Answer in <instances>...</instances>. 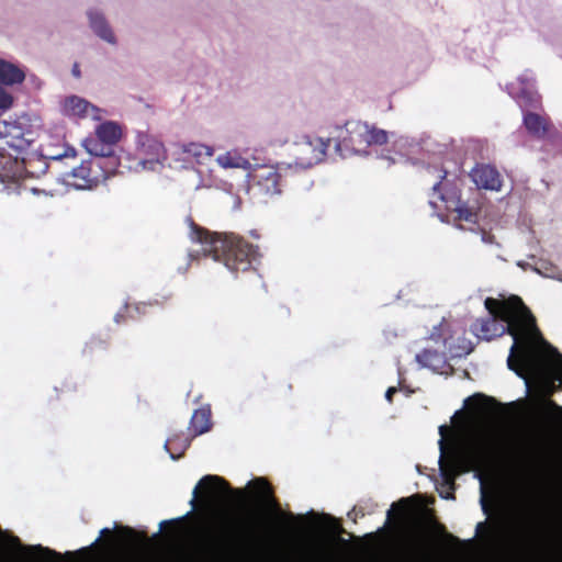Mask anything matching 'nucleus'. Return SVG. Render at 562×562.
Segmentation results:
<instances>
[{
  "instance_id": "f257e3e1",
  "label": "nucleus",
  "mask_w": 562,
  "mask_h": 562,
  "mask_svg": "<svg viewBox=\"0 0 562 562\" xmlns=\"http://www.w3.org/2000/svg\"><path fill=\"white\" fill-rule=\"evenodd\" d=\"M440 496L452 498L456 477L494 459L524 462L527 456V403L512 402L488 416L461 422L453 432L439 427Z\"/></svg>"
},
{
  "instance_id": "f03ea898",
  "label": "nucleus",
  "mask_w": 562,
  "mask_h": 562,
  "mask_svg": "<svg viewBox=\"0 0 562 562\" xmlns=\"http://www.w3.org/2000/svg\"><path fill=\"white\" fill-rule=\"evenodd\" d=\"M529 540H533V439L538 427L553 435L557 412L562 407L549 398L562 386V355L542 336L529 311Z\"/></svg>"
},
{
  "instance_id": "7ed1b4c3",
  "label": "nucleus",
  "mask_w": 562,
  "mask_h": 562,
  "mask_svg": "<svg viewBox=\"0 0 562 562\" xmlns=\"http://www.w3.org/2000/svg\"><path fill=\"white\" fill-rule=\"evenodd\" d=\"M490 316L472 325L473 334L484 340L508 333L513 345L507 359L508 368L521 378L527 386V312L522 300L516 295L487 297L484 302Z\"/></svg>"
},
{
  "instance_id": "20e7f679",
  "label": "nucleus",
  "mask_w": 562,
  "mask_h": 562,
  "mask_svg": "<svg viewBox=\"0 0 562 562\" xmlns=\"http://www.w3.org/2000/svg\"><path fill=\"white\" fill-rule=\"evenodd\" d=\"M507 499L499 508L491 526L476 525V535L482 536L491 550L508 558L525 555L527 550L526 482L508 487Z\"/></svg>"
},
{
  "instance_id": "39448f33",
  "label": "nucleus",
  "mask_w": 562,
  "mask_h": 562,
  "mask_svg": "<svg viewBox=\"0 0 562 562\" xmlns=\"http://www.w3.org/2000/svg\"><path fill=\"white\" fill-rule=\"evenodd\" d=\"M190 239L200 246L193 254L212 256L215 261H223L225 267L234 272L245 271L256 258V250L239 237L212 234L190 222Z\"/></svg>"
},
{
  "instance_id": "423d86ee",
  "label": "nucleus",
  "mask_w": 562,
  "mask_h": 562,
  "mask_svg": "<svg viewBox=\"0 0 562 562\" xmlns=\"http://www.w3.org/2000/svg\"><path fill=\"white\" fill-rule=\"evenodd\" d=\"M179 155L181 160L193 165L189 179L193 189H211L218 186L220 178L210 165L214 155L212 146L191 142L181 146Z\"/></svg>"
},
{
  "instance_id": "0eeeda50",
  "label": "nucleus",
  "mask_w": 562,
  "mask_h": 562,
  "mask_svg": "<svg viewBox=\"0 0 562 562\" xmlns=\"http://www.w3.org/2000/svg\"><path fill=\"white\" fill-rule=\"evenodd\" d=\"M117 165L115 157L108 159H89L82 161L79 166L72 167L69 172H66L61 180L63 183L75 190H91L99 183L106 180L111 175L110 167Z\"/></svg>"
},
{
  "instance_id": "6e6552de",
  "label": "nucleus",
  "mask_w": 562,
  "mask_h": 562,
  "mask_svg": "<svg viewBox=\"0 0 562 562\" xmlns=\"http://www.w3.org/2000/svg\"><path fill=\"white\" fill-rule=\"evenodd\" d=\"M95 138L87 137L82 140V146L90 155L97 158H110V150L104 145L113 146L122 137V127L117 122L105 121L100 123L95 130Z\"/></svg>"
},
{
  "instance_id": "1a4fd4ad",
  "label": "nucleus",
  "mask_w": 562,
  "mask_h": 562,
  "mask_svg": "<svg viewBox=\"0 0 562 562\" xmlns=\"http://www.w3.org/2000/svg\"><path fill=\"white\" fill-rule=\"evenodd\" d=\"M328 142L323 138L304 136L292 148L295 158V166L301 169L311 168L322 161L325 157Z\"/></svg>"
},
{
  "instance_id": "9d476101",
  "label": "nucleus",
  "mask_w": 562,
  "mask_h": 562,
  "mask_svg": "<svg viewBox=\"0 0 562 562\" xmlns=\"http://www.w3.org/2000/svg\"><path fill=\"white\" fill-rule=\"evenodd\" d=\"M135 144L140 159L137 164L142 169L156 170L166 159L165 148L161 142L156 137L145 133L137 132Z\"/></svg>"
},
{
  "instance_id": "9b49d317",
  "label": "nucleus",
  "mask_w": 562,
  "mask_h": 562,
  "mask_svg": "<svg viewBox=\"0 0 562 562\" xmlns=\"http://www.w3.org/2000/svg\"><path fill=\"white\" fill-rule=\"evenodd\" d=\"M59 111L64 116L72 120L91 119L93 121H102L106 115L105 110L76 94L63 98L59 102Z\"/></svg>"
},
{
  "instance_id": "f8f14e48",
  "label": "nucleus",
  "mask_w": 562,
  "mask_h": 562,
  "mask_svg": "<svg viewBox=\"0 0 562 562\" xmlns=\"http://www.w3.org/2000/svg\"><path fill=\"white\" fill-rule=\"evenodd\" d=\"M291 165L281 164L278 167L262 166L252 169L247 175L250 180L257 183L258 189L263 195L272 196L280 193L279 179L281 172H285Z\"/></svg>"
},
{
  "instance_id": "ddd939ff",
  "label": "nucleus",
  "mask_w": 562,
  "mask_h": 562,
  "mask_svg": "<svg viewBox=\"0 0 562 562\" xmlns=\"http://www.w3.org/2000/svg\"><path fill=\"white\" fill-rule=\"evenodd\" d=\"M355 123L356 122H350L347 123L345 127L337 128L335 149L344 158L352 155H360L362 153L361 145L366 144L363 136H356L352 133Z\"/></svg>"
},
{
  "instance_id": "4468645a",
  "label": "nucleus",
  "mask_w": 562,
  "mask_h": 562,
  "mask_svg": "<svg viewBox=\"0 0 562 562\" xmlns=\"http://www.w3.org/2000/svg\"><path fill=\"white\" fill-rule=\"evenodd\" d=\"M200 490L204 491L209 502H218L229 492L228 486L223 479L215 475H205L193 488L192 498L190 501L192 508H195L196 506Z\"/></svg>"
},
{
  "instance_id": "2eb2a0df",
  "label": "nucleus",
  "mask_w": 562,
  "mask_h": 562,
  "mask_svg": "<svg viewBox=\"0 0 562 562\" xmlns=\"http://www.w3.org/2000/svg\"><path fill=\"white\" fill-rule=\"evenodd\" d=\"M251 486L254 494L257 498V502L269 514L276 515L279 519H289L294 520V516L292 514L285 515L279 509L277 502L272 496L271 487L263 479H256L254 482L249 483Z\"/></svg>"
},
{
  "instance_id": "dca6fc26",
  "label": "nucleus",
  "mask_w": 562,
  "mask_h": 562,
  "mask_svg": "<svg viewBox=\"0 0 562 562\" xmlns=\"http://www.w3.org/2000/svg\"><path fill=\"white\" fill-rule=\"evenodd\" d=\"M87 18L89 21V26L94 35L111 46L117 45V37L108 20L105 19L103 12L94 8L89 9L87 11Z\"/></svg>"
},
{
  "instance_id": "f3484780",
  "label": "nucleus",
  "mask_w": 562,
  "mask_h": 562,
  "mask_svg": "<svg viewBox=\"0 0 562 562\" xmlns=\"http://www.w3.org/2000/svg\"><path fill=\"white\" fill-rule=\"evenodd\" d=\"M26 80L25 68L0 57V85L4 87L21 86Z\"/></svg>"
},
{
  "instance_id": "a211bd4d",
  "label": "nucleus",
  "mask_w": 562,
  "mask_h": 562,
  "mask_svg": "<svg viewBox=\"0 0 562 562\" xmlns=\"http://www.w3.org/2000/svg\"><path fill=\"white\" fill-rule=\"evenodd\" d=\"M216 165L222 169H241L245 171H250L252 168V164L250 160L245 157L240 149L231 148L223 153H220L215 157Z\"/></svg>"
},
{
  "instance_id": "6ab92c4d",
  "label": "nucleus",
  "mask_w": 562,
  "mask_h": 562,
  "mask_svg": "<svg viewBox=\"0 0 562 562\" xmlns=\"http://www.w3.org/2000/svg\"><path fill=\"white\" fill-rule=\"evenodd\" d=\"M471 178L479 188L487 190H499L501 188L499 173L491 166H477L473 168Z\"/></svg>"
},
{
  "instance_id": "aec40b11",
  "label": "nucleus",
  "mask_w": 562,
  "mask_h": 562,
  "mask_svg": "<svg viewBox=\"0 0 562 562\" xmlns=\"http://www.w3.org/2000/svg\"><path fill=\"white\" fill-rule=\"evenodd\" d=\"M0 137L5 139V143L18 150L24 149L27 146V140L24 138L22 127L15 122H0Z\"/></svg>"
},
{
  "instance_id": "412c9836",
  "label": "nucleus",
  "mask_w": 562,
  "mask_h": 562,
  "mask_svg": "<svg viewBox=\"0 0 562 562\" xmlns=\"http://www.w3.org/2000/svg\"><path fill=\"white\" fill-rule=\"evenodd\" d=\"M352 133L356 136H363V140L367 145H383L387 143V133L384 130L369 127L363 123H355Z\"/></svg>"
},
{
  "instance_id": "4be33fe9",
  "label": "nucleus",
  "mask_w": 562,
  "mask_h": 562,
  "mask_svg": "<svg viewBox=\"0 0 562 562\" xmlns=\"http://www.w3.org/2000/svg\"><path fill=\"white\" fill-rule=\"evenodd\" d=\"M416 361L423 367L435 372H441L446 366V357L437 350L425 349L416 355Z\"/></svg>"
},
{
  "instance_id": "5701e85b",
  "label": "nucleus",
  "mask_w": 562,
  "mask_h": 562,
  "mask_svg": "<svg viewBox=\"0 0 562 562\" xmlns=\"http://www.w3.org/2000/svg\"><path fill=\"white\" fill-rule=\"evenodd\" d=\"M210 418H211L210 407H201V408L196 409L191 417L190 427H189L190 431L194 436H199V435L206 432L211 427Z\"/></svg>"
},
{
  "instance_id": "b1692460",
  "label": "nucleus",
  "mask_w": 562,
  "mask_h": 562,
  "mask_svg": "<svg viewBox=\"0 0 562 562\" xmlns=\"http://www.w3.org/2000/svg\"><path fill=\"white\" fill-rule=\"evenodd\" d=\"M546 138L551 135V125L546 116L529 111V135Z\"/></svg>"
},
{
  "instance_id": "393cba45",
  "label": "nucleus",
  "mask_w": 562,
  "mask_h": 562,
  "mask_svg": "<svg viewBox=\"0 0 562 562\" xmlns=\"http://www.w3.org/2000/svg\"><path fill=\"white\" fill-rule=\"evenodd\" d=\"M508 94L516 100L518 105L524 109L527 102V83L524 76H518L506 85Z\"/></svg>"
},
{
  "instance_id": "a878e982",
  "label": "nucleus",
  "mask_w": 562,
  "mask_h": 562,
  "mask_svg": "<svg viewBox=\"0 0 562 562\" xmlns=\"http://www.w3.org/2000/svg\"><path fill=\"white\" fill-rule=\"evenodd\" d=\"M475 477H477L480 481V491H481L480 503L482 506V510L486 515H488L490 510H491V503L493 502V497H494L493 496V493H494L493 486H491V488L488 491L485 479H484L483 474L480 473L479 471L475 472Z\"/></svg>"
},
{
  "instance_id": "bb28decb",
  "label": "nucleus",
  "mask_w": 562,
  "mask_h": 562,
  "mask_svg": "<svg viewBox=\"0 0 562 562\" xmlns=\"http://www.w3.org/2000/svg\"><path fill=\"white\" fill-rule=\"evenodd\" d=\"M464 406L473 408L477 414L483 413V411L486 408V398L480 394L469 396L464 400Z\"/></svg>"
},
{
  "instance_id": "cd10ccee",
  "label": "nucleus",
  "mask_w": 562,
  "mask_h": 562,
  "mask_svg": "<svg viewBox=\"0 0 562 562\" xmlns=\"http://www.w3.org/2000/svg\"><path fill=\"white\" fill-rule=\"evenodd\" d=\"M14 104V97L4 86L0 85V111H8Z\"/></svg>"
},
{
  "instance_id": "c85d7f7f",
  "label": "nucleus",
  "mask_w": 562,
  "mask_h": 562,
  "mask_svg": "<svg viewBox=\"0 0 562 562\" xmlns=\"http://www.w3.org/2000/svg\"><path fill=\"white\" fill-rule=\"evenodd\" d=\"M528 267H529V269L532 268L537 273H539L541 276L549 277V278H555L557 277L554 274V268L551 265H548V263L543 262L539 267L537 263L533 266V263L529 261Z\"/></svg>"
},
{
  "instance_id": "c756f323",
  "label": "nucleus",
  "mask_w": 562,
  "mask_h": 562,
  "mask_svg": "<svg viewBox=\"0 0 562 562\" xmlns=\"http://www.w3.org/2000/svg\"><path fill=\"white\" fill-rule=\"evenodd\" d=\"M456 212L458 213V217L460 220H464L467 222H474L476 215L467 207L464 204H460L457 206Z\"/></svg>"
},
{
  "instance_id": "7c9ffc66",
  "label": "nucleus",
  "mask_w": 562,
  "mask_h": 562,
  "mask_svg": "<svg viewBox=\"0 0 562 562\" xmlns=\"http://www.w3.org/2000/svg\"><path fill=\"white\" fill-rule=\"evenodd\" d=\"M24 550L33 552V553H41L43 558H53L56 557L57 553L55 551H52L47 548H43L42 546H31L24 548Z\"/></svg>"
},
{
  "instance_id": "2f4dec72",
  "label": "nucleus",
  "mask_w": 562,
  "mask_h": 562,
  "mask_svg": "<svg viewBox=\"0 0 562 562\" xmlns=\"http://www.w3.org/2000/svg\"><path fill=\"white\" fill-rule=\"evenodd\" d=\"M27 78H29V82L31 83V86L34 89L41 90L43 88L44 81L36 75H30Z\"/></svg>"
},
{
  "instance_id": "473e14b6",
  "label": "nucleus",
  "mask_w": 562,
  "mask_h": 562,
  "mask_svg": "<svg viewBox=\"0 0 562 562\" xmlns=\"http://www.w3.org/2000/svg\"><path fill=\"white\" fill-rule=\"evenodd\" d=\"M382 158L385 159L389 162V165L406 161V157L404 154H398L396 157L382 156Z\"/></svg>"
},
{
  "instance_id": "72a5a7b5",
  "label": "nucleus",
  "mask_w": 562,
  "mask_h": 562,
  "mask_svg": "<svg viewBox=\"0 0 562 562\" xmlns=\"http://www.w3.org/2000/svg\"><path fill=\"white\" fill-rule=\"evenodd\" d=\"M409 145V142L406 137L400 136L393 142V146L396 148H405Z\"/></svg>"
},
{
  "instance_id": "f704fd0d",
  "label": "nucleus",
  "mask_w": 562,
  "mask_h": 562,
  "mask_svg": "<svg viewBox=\"0 0 562 562\" xmlns=\"http://www.w3.org/2000/svg\"><path fill=\"white\" fill-rule=\"evenodd\" d=\"M528 100H529V109L530 108H537L538 104L540 103V97L538 94H536V93H531L530 90H529Z\"/></svg>"
},
{
  "instance_id": "c9c22d12",
  "label": "nucleus",
  "mask_w": 562,
  "mask_h": 562,
  "mask_svg": "<svg viewBox=\"0 0 562 562\" xmlns=\"http://www.w3.org/2000/svg\"><path fill=\"white\" fill-rule=\"evenodd\" d=\"M61 158H75V150L74 149H69V150H65V153L63 155H57V156H53L52 159L54 160H59Z\"/></svg>"
},
{
  "instance_id": "e433bc0d",
  "label": "nucleus",
  "mask_w": 562,
  "mask_h": 562,
  "mask_svg": "<svg viewBox=\"0 0 562 562\" xmlns=\"http://www.w3.org/2000/svg\"><path fill=\"white\" fill-rule=\"evenodd\" d=\"M8 542H9V544L12 547V549L18 550V551L22 550V547H21V544H20V540H19V538H16V537H10V538L8 539Z\"/></svg>"
},
{
  "instance_id": "4c0bfd02",
  "label": "nucleus",
  "mask_w": 562,
  "mask_h": 562,
  "mask_svg": "<svg viewBox=\"0 0 562 562\" xmlns=\"http://www.w3.org/2000/svg\"><path fill=\"white\" fill-rule=\"evenodd\" d=\"M396 391H397V389H396V387H394V386L389 387V389L386 390V392H385V398H386L389 402H391V400H392V395H393Z\"/></svg>"
},
{
  "instance_id": "58836bf2",
  "label": "nucleus",
  "mask_w": 562,
  "mask_h": 562,
  "mask_svg": "<svg viewBox=\"0 0 562 562\" xmlns=\"http://www.w3.org/2000/svg\"><path fill=\"white\" fill-rule=\"evenodd\" d=\"M439 187H440V183H436V184H434V187H432L434 194H437V198H438L439 200H443V196H442V195L440 194V192H439Z\"/></svg>"
},
{
  "instance_id": "ea45409f",
  "label": "nucleus",
  "mask_w": 562,
  "mask_h": 562,
  "mask_svg": "<svg viewBox=\"0 0 562 562\" xmlns=\"http://www.w3.org/2000/svg\"><path fill=\"white\" fill-rule=\"evenodd\" d=\"M482 240H483L484 243H492V237H491V236H485V235H483V236H482Z\"/></svg>"
},
{
  "instance_id": "a19ab883",
  "label": "nucleus",
  "mask_w": 562,
  "mask_h": 562,
  "mask_svg": "<svg viewBox=\"0 0 562 562\" xmlns=\"http://www.w3.org/2000/svg\"><path fill=\"white\" fill-rule=\"evenodd\" d=\"M522 123L527 124V113H522Z\"/></svg>"
},
{
  "instance_id": "79ce46f5",
  "label": "nucleus",
  "mask_w": 562,
  "mask_h": 562,
  "mask_svg": "<svg viewBox=\"0 0 562 562\" xmlns=\"http://www.w3.org/2000/svg\"><path fill=\"white\" fill-rule=\"evenodd\" d=\"M170 457H171V459H173V460H176V459H178V458H179V456H176L173 452H170Z\"/></svg>"
},
{
  "instance_id": "37998d69",
  "label": "nucleus",
  "mask_w": 562,
  "mask_h": 562,
  "mask_svg": "<svg viewBox=\"0 0 562 562\" xmlns=\"http://www.w3.org/2000/svg\"><path fill=\"white\" fill-rule=\"evenodd\" d=\"M169 443H171V440H170V439H168V440L165 442V449H168Z\"/></svg>"
},
{
  "instance_id": "c03bdc74",
  "label": "nucleus",
  "mask_w": 562,
  "mask_h": 562,
  "mask_svg": "<svg viewBox=\"0 0 562 562\" xmlns=\"http://www.w3.org/2000/svg\"><path fill=\"white\" fill-rule=\"evenodd\" d=\"M106 532H109V529L108 528H104L101 530V536L105 535Z\"/></svg>"
},
{
  "instance_id": "a18cd8bd",
  "label": "nucleus",
  "mask_w": 562,
  "mask_h": 562,
  "mask_svg": "<svg viewBox=\"0 0 562 562\" xmlns=\"http://www.w3.org/2000/svg\"><path fill=\"white\" fill-rule=\"evenodd\" d=\"M430 204L435 206V201L434 199L430 200Z\"/></svg>"
},
{
  "instance_id": "49530a36",
  "label": "nucleus",
  "mask_w": 562,
  "mask_h": 562,
  "mask_svg": "<svg viewBox=\"0 0 562 562\" xmlns=\"http://www.w3.org/2000/svg\"><path fill=\"white\" fill-rule=\"evenodd\" d=\"M557 278L562 281V277H557Z\"/></svg>"
}]
</instances>
